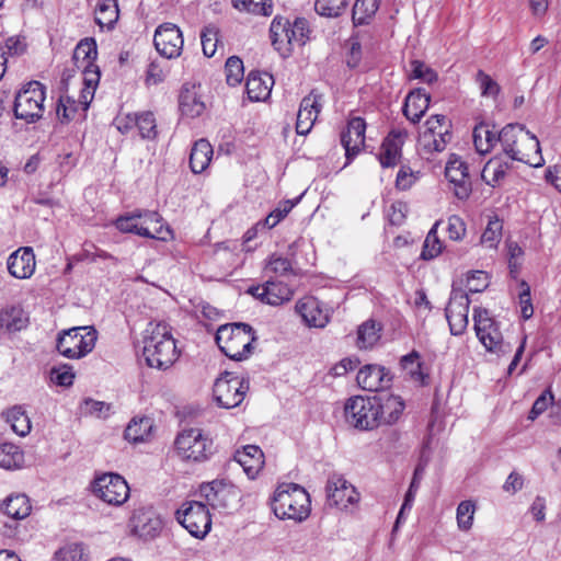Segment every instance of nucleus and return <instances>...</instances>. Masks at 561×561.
Masks as SVG:
<instances>
[{
	"label": "nucleus",
	"mask_w": 561,
	"mask_h": 561,
	"mask_svg": "<svg viewBox=\"0 0 561 561\" xmlns=\"http://www.w3.org/2000/svg\"><path fill=\"white\" fill-rule=\"evenodd\" d=\"M256 339L254 329L243 322L222 324L215 336L220 351L230 359L238 362L249 358Z\"/></svg>",
	"instance_id": "1"
},
{
	"label": "nucleus",
	"mask_w": 561,
	"mask_h": 561,
	"mask_svg": "<svg viewBox=\"0 0 561 561\" xmlns=\"http://www.w3.org/2000/svg\"><path fill=\"white\" fill-rule=\"evenodd\" d=\"M116 228L124 233H135L140 237L167 241L172 238V230L163 224V218L157 211L134 210L119 216L115 221Z\"/></svg>",
	"instance_id": "2"
},
{
	"label": "nucleus",
	"mask_w": 561,
	"mask_h": 561,
	"mask_svg": "<svg viewBox=\"0 0 561 561\" xmlns=\"http://www.w3.org/2000/svg\"><path fill=\"white\" fill-rule=\"evenodd\" d=\"M144 356L148 366L167 369L178 358L175 341L165 323L156 324L145 339Z\"/></svg>",
	"instance_id": "3"
},
{
	"label": "nucleus",
	"mask_w": 561,
	"mask_h": 561,
	"mask_svg": "<svg viewBox=\"0 0 561 561\" xmlns=\"http://www.w3.org/2000/svg\"><path fill=\"white\" fill-rule=\"evenodd\" d=\"M272 508L280 519L304 520L310 513L307 491L295 483L279 485L273 497Z\"/></svg>",
	"instance_id": "4"
},
{
	"label": "nucleus",
	"mask_w": 561,
	"mask_h": 561,
	"mask_svg": "<svg viewBox=\"0 0 561 561\" xmlns=\"http://www.w3.org/2000/svg\"><path fill=\"white\" fill-rule=\"evenodd\" d=\"M504 153L512 160L537 167L529 158V151L540 152L539 140L520 124H507L499 131Z\"/></svg>",
	"instance_id": "5"
},
{
	"label": "nucleus",
	"mask_w": 561,
	"mask_h": 561,
	"mask_svg": "<svg viewBox=\"0 0 561 561\" xmlns=\"http://www.w3.org/2000/svg\"><path fill=\"white\" fill-rule=\"evenodd\" d=\"M473 320L477 336L488 352L505 356L513 351L512 344L504 341L499 322L490 317L486 309L476 308Z\"/></svg>",
	"instance_id": "6"
},
{
	"label": "nucleus",
	"mask_w": 561,
	"mask_h": 561,
	"mask_svg": "<svg viewBox=\"0 0 561 561\" xmlns=\"http://www.w3.org/2000/svg\"><path fill=\"white\" fill-rule=\"evenodd\" d=\"M45 87L38 81H30L22 87L14 99L13 112L19 119L34 123L44 113Z\"/></svg>",
	"instance_id": "7"
},
{
	"label": "nucleus",
	"mask_w": 561,
	"mask_h": 561,
	"mask_svg": "<svg viewBox=\"0 0 561 561\" xmlns=\"http://www.w3.org/2000/svg\"><path fill=\"white\" fill-rule=\"evenodd\" d=\"M98 339V332L91 327H77L64 331L57 339L58 352L68 358H81L90 353Z\"/></svg>",
	"instance_id": "8"
},
{
	"label": "nucleus",
	"mask_w": 561,
	"mask_h": 561,
	"mask_svg": "<svg viewBox=\"0 0 561 561\" xmlns=\"http://www.w3.org/2000/svg\"><path fill=\"white\" fill-rule=\"evenodd\" d=\"M178 455L184 460L202 462L214 453L211 438L199 428H188L180 433L175 439Z\"/></svg>",
	"instance_id": "9"
},
{
	"label": "nucleus",
	"mask_w": 561,
	"mask_h": 561,
	"mask_svg": "<svg viewBox=\"0 0 561 561\" xmlns=\"http://www.w3.org/2000/svg\"><path fill=\"white\" fill-rule=\"evenodd\" d=\"M346 421L360 431H371L380 426L374 397L350 398L344 407Z\"/></svg>",
	"instance_id": "10"
},
{
	"label": "nucleus",
	"mask_w": 561,
	"mask_h": 561,
	"mask_svg": "<svg viewBox=\"0 0 561 561\" xmlns=\"http://www.w3.org/2000/svg\"><path fill=\"white\" fill-rule=\"evenodd\" d=\"M178 522L195 538L203 539L211 528V518L207 506L191 501L176 511Z\"/></svg>",
	"instance_id": "11"
},
{
	"label": "nucleus",
	"mask_w": 561,
	"mask_h": 561,
	"mask_svg": "<svg viewBox=\"0 0 561 561\" xmlns=\"http://www.w3.org/2000/svg\"><path fill=\"white\" fill-rule=\"evenodd\" d=\"M249 390V382L226 371L214 383V398L217 404L225 409L238 407Z\"/></svg>",
	"instance_id": "12"
},
{
	"label": "nucleus",
	"mask_w": 561,
	"mask_h": 561,
	"mask_svg": "<svg viewBox=\"0 0 561 561\" xmlns=\"http://www.w3.org/2000/svg\"><path fill=\"white\" fill-rule=\"evenodd\" d=\"M92 492L103 502L114 506L123 505L129 497V486L117 473H104L95 478Z\"/></svg>",
	"instance_id": "13"
},
{
	"label": "nucleus",
	"mask_w": 561,
	"mask_h": 561,
	"mask_svg": "<svg viewBox=\"0 0 561 561\" xmlns=\"http://www.w3.org/2000/svg\"><path fill=\"white\" fill-rule=\"evenodd\" d=\"M199 493L214 510H228L239 497L238 489L225 479L203 483Z\"/></svg>",
	"instance_id": "14"
},
{
	"label": "nucleus",
	"mask_w": 561,
	"mask_h": 561,
	"mask_svg": "<svg viewBox=\"0 0 561 561\" xmlns=\"http://www.w3.org/2000/svg\"><path fill=\"white\" fill-rule=\"evenodd\" d=\"M129 524L133 534L146 541L157 538L163 528L161 517L152 507L136 508Z\"/></svg>",
	"instance_id": "15"
},
{
	"label": "nucleus",
	"mask_w": 561,
	"mask_h": 561,
	"mask_svg": "<svg viewBox=\"0 0 561 561\" xmlns=\"http://www.w3.org/2000/svg\"><path fill=\"white\" fill-rule=\"evenodd\" d=\"M153 43L161 56L172 59L181 55L184 41L181 30L175 24L163 23L157 27Z\"/></svg>",
	"instance_id": "16"
},
{
	"label": "nucleus",
	"mask_w": 561,
	"mask_h": 561,
	"mask_svg": "<svg viewBox=\"0 0 561 561\" xmlns=\"http://www.w3.org/2000/svg\"><path fill=\"white\" fill-rule=\"evenodd\" d=\"M327 502L330 506L346 508L358 501L356 489L341 474L333 473L325 485Z\"/></svg>",
	"instance_id": "17"
},
{
	"label": "nucleus",
	"mask_w": 561,
	"mask_h": 561,
	"mask_svg": "<svg viewBox=\"0 0 561 561\" xmlns=\"http://www.w3.org/2000/svg\"><path fill=\"white\" fill-rule=\"evenodd\" d=\"M445 176L453 185L454 194L459 199H467L471 192V179L468 165L456 154H451L446 163Z\"/></svg>",
	"instance_id": "18"
},
{
	"label": "nucleus",
	"mask_w": 561,
	"mask_h": 561,
	"mask_svg": "<svg viewBox=\"0 0 561 561\" xmlns=\"http://www.w3.org/2000/svg\"><path fill=\"white\" fill-rule=\"evenodd\" d=\"M469 297L461 290H453L448 307L446 308V318L448 320L450 333L460 335L468 325Z\"/></svg>",
	"instance_id": "19"
},
{
	"label": "nucleus",
	"mask_w": 561,
	"mask_h": 561,
	"mask_svg": "<svg viewBox=\"0 0 561 561\" xmlns=\"http://www.w3.org/2000/svg\"><path fill=\"white\" fill-rule=\"evenodd\" d=\"M248 293L271 306H279L289 301L294 295L287 284L280 280H266L262 285L251 286Z\"/></svg>",
	"instance_id": "20"
},
{
	"label": "nucleus",
	"mask_w": 561,
	"mask_h": 561,
	"mask_svg": "<svg viewBox=\"0 0 561 561\" xmlns=\"http://www.w3.org/2000/svg\"><path fill=\"white\" fill-rule=\"evenodd\" d=\"M392 376L383 366L366 365L359 369L356 381L363 390L380 391L390 387Z\"/></svg>",
	"instance_id": "21"
},
{
	"label": "nucleus",
	"mask_w": 561,
	"mask_h": 561,
	"mask_svg": "<svg viewBox=\"0 0 561 561\" xmlns=\"http://www.w3.org/2000/svg\"><path fill=\"white\" fill-rule=\"evenodd\" d=\"M377 416L381 425H392L401 417L405 404L399 396L380 393L374 396Z\"/></svg>",
	"instance_id": "22"
},
{
	"label": "nucleus",
	"mask_w": 561,
	"mask_h": 561,
	"mask_svg": "<svg viewBox=\"0 0 561 561\" xmlns=\"http://www.w3.org/2000/svg\"><path fill=\"white\" fill-rule=\"evenodd\" d=\"M321 98L320 94L311 91L309 95L301 100L296 122V131L298 135L305 136L311 130L322 107Z\"/></svg>",
	"instance_id": "23"
},
{
	"label": "nucleus",
	"mask_w": 561,
	"mask_h": 561,
	"mask_svg": "<svg viewBox=\"0 0 561 561\" xmlns=\"http://www.w3.org/2000/svg\"><path fill=\"white\" fill-rule=\"evenodd\" d=\"M366 123L356 116L348 121L346 130L341 135V142L345 149L346 159H353L365 144Z\"/></svg>",
	"instance_id": "24"
},
{
	"label": "nucleus",
	"mask_w": 561,
	"mask_h": 561,
	"mask_svg": "<svg viewBox=\"0 0 561 561\" xmlns=\"http://www.w3.org/2000/svg\"><path fill=\"white\" fill-rule=\"evenodd\" d=\"M407 136L408 133L404 129H392L385 138L378 157L382 168H392L398 164Z\"/></svg>",
	"instance_id": "25"
},
{
	"label": "nucleus",
	"mask_w": 561,
	"mask_h": 561,
	"mask_svg": "<svg viewBox=\"0 0 561 561\" xmlns=\"http://www.w3.org/2000/svg\"><path fill=\"white\" fill-rule=\"evenodd\" d=\"M35 254L30 247L20 248L8 259L9 273L19 279L30 278L35 271Z\"/></svg>",
	"instance_id": "26"
},
{
	"label": "nucleus",
	"mask_w": 561,
	"mask_h": 561,
	"mask_svg": "<svg viewBox=\"0 0 561 561\" xmlns=\"http://www.w3.org/2000/svg\"><path fill=\"white\" fill-rule=\"evenodd\" d=\"M296 311L309 327L323 328L329 321L328 314L320 308L313 297H305L297 301Z\"/></svg>",
	"instance_id": "27"
},
{
	"label": "nucleus",
	"mask_w": 561,
	"mask_h": 561,
	"mask_svg": "<svg viewBox=\"0 0 561 561\" xmlns=\"http://www.w3.org/2000/svg\"><path fill=\"white\" fill-rule=\"evenodd\" d=\"M274 84L273 76L267 72L251 71L248 75L245 88L251 101H263L271 94Z\"/></svg>",
	"instance_id": "28"
},
{
	"label": "nucleus",
	"mask_w": 561,
	"mask_h": 561,
	"mask_svg": "<svg viewBox=\"0 0 561 561\" xmlns=\"http://www.w3.org/2000/svg\"><path fill=\"white\" fill-rule=\"evenodd\" d=\"M234 460L240 463L250 478H254L264 465V454L259 446L247 445L234 454Z\"/></svg>",
	"instance_id": "29"
},
{
	"label": "nucleus",
	"mask_w": 561,
	"mask_h": 561,
	"mask_svg": "<svg viewBox=\"0 0 561 561\" xmlns=\"http://www.w3.org/2000/svg\"><path fill=\"white\" fill-rule=\"evenodd\" d=\"M430 105V95L422 89L410 92L402 108L403 115L413 124L419 123Z\"/></svg>",
	"instance_id": "30"
},
{
	"label": "nucleus",
	"mask_w": 561,
	"mask_h": 561,
	"mask_svg": "<svg viewBox=\"0 0 561 561\" xmlns=\"http://www.w3.org/2000/svg\"><path fill=\"white\" fill-rule=\"evenodd\" d=\"M270 35L272 45L283 56L290 55V36H288V20L275 16L271 23Z\"/></svg>",
	"instance_id": "31"
},
{
	"label": "nucleus",
	"mask_w": 561,
	"mask_h": 561,
	"mask_svg": "<svg viewBox=\"0 0 561 561\" xmlns=\"http://www.w3.org/2000/svg\"><path fill=\"white\" fill-rule=\"evenodd\" d=\"M213 157V147L206 139L197 140L190 154V168L193 173H202L209 164Z\"/></svg>",
	"instance_id": "32"
},
{
	"label": "nucleus",
	"mask_w": 561,
	"mask_h": 561,
	"mask_svg": "<svg viewBox=\"0 0 561 561\" xmlns=\"http://www.w3.org/2000/svg\"><path fill=\"white\" fill-rule=\"evenodd\" d=\"M1 510L13 519H23L31 514L32 506L25 494H12L3 501Z\"/></svg>",
	"instance_id": "33"
},
{
	"label": "nucleus",
	"mask_w": 561,
	"mask_h": 561,
	"mask_svg": "<svg viewBox=\"0 0 561 561\" xmlns=\"http://www.w3.org/2000/svg\"><path fill=\"white\" fill-rule=\"evenodd\" d=\"M473 144L478 153L486 154L495 146L499 140V133L490 129L485 123H480L473 129Z\"/></svg>",
	"instance_id": "34"
},
{
	"label": "nucleus",
	"mask_w": 561,
	"mask_h": 561,
	"mask_svg": "<svg viewBox=\"0 0 561 561\" xmlns=\"http://www.w3.org/2000/svg\"><path fill=\"white\" fill-rule=\"evenodd\" d=\"M119 16L116 0H101L95 10V22L100 27L114 28Z\"/></svg>",
	"instance_id": "35"
},
{
	"label": "nucleus",
	"mask_w": 561,
	"mask_h": 561,
	"mask_svg": "<svg viewBox=\"0 0 561 561\" xmlns=\"http://www.w3.org/2000/svg\"><path fill=\"white\" fill-rule=\"evenodd\" d=\"M179 106L183 115L192 118L199 116L205 110L204 102L190 89H183L181 91Z\"/></svg>",
	"instance_id": "36"
},
{
	"label": "nucleus",
	"mask_w": 561,
	"mask_h": 561,
	"mask_svg": "<svg viewBox=\"0 0 561 561\" xmlns=\"http://www.w3.org/2000/svg\"><path fill=\"white\" fill-rule=\"evenodd\" d=\"M98 56L96 42L94 38H84L76 46L72 59L78 68L82 65H92Z\"/></svg>",
	"instance_id": "37"
},
{
	"label": "nucleus",
	"mask_w": 561,
	"mask_h": 561,
	"mask_svg": "<svg viewBox=\"0 0 561 561\" xmlns=\"http://www.w3.org/2000/svg\"><path fill=\"white\" fill-rule=\"evenodd\" d=\"M7 422L10 423L12 431L19 436H26L31 432V420L22 407L15 405L9 409L7 412Z\"/></svg>",
	"instance_id": "38"
},
{
	"label": "nucleus",
	"mask_w": 561,
	"mask_h": 561,
	"mask_svg": "<svg viewBox=\"0 0 561 561\" xmlns=\"http://www.w3.org/2000/svg\"><path fill=\"white\" fill-rule=\"evenodd\" d=\"M24 461L23 451L12 443L0 445V467L4 469H16Z\"/></svg>",
	"instance_id": "39"
},
{
	"label": "nucleus",
	"mask_w": 561,
	"mask_h": 561,
	"mask_svg": "<svg viewBox=\"0 0 561 561\" xmlns=\"http://www.w3.org/2000/svg\"><path fill=\"white\" fill-rule=\"evenodd\" d=\"M134 123H136L139 136L142 139L153 140L157 138V123L152 112L145 111L136 113V118H134Z\"/></svg>",
	"instance_id": "40"
},
{
	"label": "nucleus",
	"mask_w": 561,
	"mask_h": 561,
	"mask_svg": "<svg viewBox=\"0 0 561 561\" xmlns=\"http://www.w3.org/2000/svg\"><path fill=\"white\" fill-rule=\"evenodd\" d=\"M381 325L374 320L364 322L357 331V345L359 348L371 347L379 339Z\"/></svg>",
	"instance_id": "41"
},
{
	"label": "nucleus",
	"mask_w": 561,
	"mask_h": 561,
	"mask_svg": "<svg viewBox=\"0 0 561 561\" xmlns=\"http://www.w3.org/2000/svg\"><path fill=\"white\" fill-rule=\"evenodd\" d=\"M151 427L152 423L150 419H134L127 425L124 436L127 440L131 443L144 442L148 437Z\"/></svg>",
	"instance_id": "42"
},
{
	"label": "nucleus",
	"mask_w": 561,
	"mask_h": 561,
	"mask_svg": "<svg viewBox=\"0 0 561 561\" xmlns=\"http://www.w3.org/2000/svg\"><path fill=\"white\" fill-rule=\"evenodd\" d=\"M27 318L18 308H11L0 313V325L9 332H16L25 328Z\"/></svg>",
	"instance_id": "43"
},
{
	"label": "nucleus",
	"mask_w": 561,
	"mask_h": 561,
	"mask_svg": "<svg viewBox=\"0 0 561 561\" xmlns=\"http://www.w3.org/2000/svg\"><path fill=\"white\" fill-rule=\"evenodd\" d=\"M451 135H437L431 133H422L419 144L425 153L442 152L445 150Z\"/></svg>",
	"instance_id": "44"
},
{
	"label": "nucleus",
	"mask_w": 561,
	"mask_h": 561,
	"mask_svg": "<svg viewBox=\"0 0 561 561\" xmlns=\"http://www.w3.org/2000/svg\"><path fill=\"white\" fill-rule=\"evenodd\" d=\"M378 10L377 0H356L353 7V21L356 25H364Z\"/></svg>",
	"instance_id": "45"
},
{
	"label": "nucleus",
	"mask_w": 561,
	"mask_h": 561,
	"mask_svg": "<svg viewBox=\"0 0 561 561\" xmlns=\"http://www.w3.org/2000/svg\"><path fill=\"white\" fill-rule=\"evenodd\" d=\"M505 173L503 171L502 165V157L496 156L490 159L482 170V179L483 181L491 186L497 185L504 178Z\"/></svg>",
	"instance_id": "46"
},
{
	"label": "nucleus",
	"mask_w": 561,
	"mask_h": 561,
	"mask_svg": "<svg viewBox=\"0 0 561 561\" xmlns=\"http://www.w3.org/2000/svg\"><path fill=\"white\" fill-rule=\"evenodd\" d=\"M232 4L239 11L265 16L272 14L273 10L271 0H232Z\"/></svg>",
	"instance_id": "47"
},
{
	"label": "nucleus",
	"mask_w": 561,
	"mask_h": 561,
	"mask_svg": "<svg viewBox=\"0 0 561 561\" xmlns=\"http://www.w3.org/2000/svg\"><path fill=\"white\" fill-rule=\"evenodd\" d=\"M503 225L499 218L490 219L481 236V243L490 249L496 248L502 238Z\"/></svg>",
	"instance_id": "48"
},
{
	"label": "nucleus",
	"mask_w": 561,
	"mask_h": 561,
	"mask_svg": "<svg viewBox=\"0 0 561 561\" xmlns=\"http://www.w3.org/2000/svg\"><path fill=\"white\" fill-rule=\"evenodd\" d=\"M348 4V0H316L314 9L323 16H339Z\"/></svg>",
	"instance_id": "49"
},
{
	"label": "nucleus",
	"mask_w": 561,
	"mask_h": 561,
	"mask_svg": "<svg viewBox=\"0 0 561 561\" xmlns=\"http://www.w3.org/2000/svg\"><path fill=\"white\" fill-rule=\"evenodd\" d=\"M226 80L231 87L239 84L244 75V67L242 60L237 56H231L227 59L225 65Z\"/></svg>",
	"instance_id": "50"
},
{
	"label": "nucleus",
	"mask_w": 561,
	"mask_h": 561,
	"mask_svg": "<svg viewBox=\"0 0 561 561\" xmlns=\"http://www.w3.org/2000/svg\"><path fill=\"white\" fill-rule=\"evenodd\" d=\"M308 32V23L305 19H296L293 24L288 21V36H290V53L293 51L295 45H305Z\"/></svg>",
	"instance_id": "51"
},
{
	"label": "nucleus",
	"mask_w": 561,
	"mask_h": 561,
	"mask_svg": "<svg viewBox=\"0 0 561 561\" xmlns=\"http://www.w3.org/2000/svg\"><path fill=\"white\" fill-rule=\"evenodd\" d=\"M476 506L471 501H462L457 507V524L460 530L468 531L472 527Z\"/></svg>",
	"instance_id": "52"
},
{
	"label": "nucleus",
	"mask_w": 561,
	"mask_h": 561,
	"mask_svg": "<svg viewBox=\"0 0 561 561\" xmlns=\"http://www.w3.org/2000/svg\"><path fill=\"white\" fill-rule=\"evenodd\" d=\"M218 33L219 30L216 25L209 24L204 27L201 33L203 53L207 57H213L216 53V47L218 43Z\"/></svg>",
	"instance_id": "53"
},
{
	"label": "nucleus",
	"mask_w": 561,
	"mask_h": 561,
	"mask_svg": "<svg viewBox=\"0 0 561 561\" xmlns=\"http://www.w3.org/2000/svg\"><path fill=\"white\" fill-rule=\"evenodd\" d=\"M79 103L68 95H61L58 100L56 113L61 123H67L75 117Z\"/></svg>",
	"instance_id": "54"
},
{
	"label": "nucleus",
	"mask_w": 561,
	"mask_h": 561,
	"mask_svg": "<svg viewBox=\"0 0 561 561\" xmlns=\"http://www.w3.org/2000/svg\"><path fill=\"white\" fill-rule=\"evenodd\" d=\"M437 225H438V222L435 224V226L430 230V232L427 233V236L425 238V241L423 244V250L421 253V257L424 260H432V259L436 257L442 252V243L438 240L437 233H436Z\"/></svg>",
	"instance_id": "55"
},
{
	"label": "nucleus",
	"mask_w": 561,
	"mask_h": 561,
	"mask_svg": "<svg viewBox=\"0 0 561 561\" xmlns=\"http://www.w3.org/2000/svg\"><path fill=\"white\" fill-rule=\"evenodd\" d=\"M422 471H423V468L421 466H417L414 471L413 479L410 483L409 490L405 493L403 504L398 514L396 526L400 523L401 518L403 517L404 512L407 510H411V507H412L416 490L419 489V485H420L419 479H420V474L422 473Z\"/></svg>",
	"instance_id": "56"
},
{
	"label": "nucleus",
	"mask_w": 561,
	"mask_h": 561,
	"mask_svg": "<svg viewBox=\"0 0 561 561\" xmlns=\"http://www.w3.org/2000/svg\"><path fill=\"white\" fill-rule=\"evenodd\" d=\"M401 365L409 371L413 379L424 382L425 376L421 370L422 364L420 362V354L416 351H412L410 354L404 355L401 358Z\"/></svg>",
	"instance_id": "57"
},
{
	"label": "nucleus",
	"mask_w": 561,
	"mask_h": 561,
	"mask_svg": "<svg viewBox=\"0 0 561 561\" xmlns=\"http://www.w3.org/2000/svg\"><path fill=\"white\" fill-rule=\"evenodd\" d=\"M111 404L98 401L91 398L84 399L82 410L84 414L93 415L100 419H106L111 413Z\"/></svg>",
	"instance_id": "58"
},
{
	"label": "nucleus",
	"mask_w": 561,
	"mask_h": 561,
	"mask_svg": "<svg viewBox=\"0 0 561 561\" xmlns=\"http://www.w3.org/2000/svg\"><path fill=\"white\" fill-rule=\"evenodd\" d=\"M55 557L60 561H83V545L78 542L69 543L56 551Z\"/></svg>",
	"instance_id": "59"
},
{
	"label": "nucleus",
	"mask_w": 561,
	"mask_h": 561,
	"mask_svg": "<svg viewBox=\"0 0 561 561\" xmlns=\"http://www.w3.org/2000/svg\"><path fill=\"white\" fill-rule=\"evenodd\" d=\"M477 82L479 83L482 96L495 98L500 93V85L484 71L477 72Z\"/></svg>",
	"instance_id": "60"
},
{
	"label": "nucleus",
	"mask_w": 561,
	"mask_h": 561,
	"mask_svg": "<svg viewBox=\"0 0 561 561\" xmlns=\"http://www.w3.org/2000/svg\"><path fill=\"white\" fill-rule=\"evenodd\" d=\"M423 133H431L437 135H450L449 124L445 115H432L425 122V130Z\"/></svg>",
	"instance_id": "61"
},
{
	"label": "nucleus",
	"mask_w": 561,
	"mask_h": 561,
	"mask_svg": "<svg viewBox=\"0 0 561 561\" xmlns=\"http://www.w3.org/2000/svg\"><path fill=\"white\" fill-rule=\"evenodd\" d=\"M519 286H520V291H519L518 298H519L522 317L525 320H528L534 314V307H533L531 296H530V287L525 280H522Z\"/></svg>",
	"instance_id": "62"
},
{
	"label": "nucleus",
	"mask_w": 561,
	"mask_h": 561,
	"mask_svg": "<svg viewBox=\"0 0 561 561\" xmlns=\"http://www.w3.org/2000/svg\"><path fill=\"white\" fill-rule=\"evenodd\" d=\"M412 78L421 79L426 83H433L437 80V73L420 60H413L411 62Z\"/></svg>",
	"instance_id": "63"
},
{
	"label": "nucleus",
	"mask_w": 561,
	"mask_h": 561,
	"mask_svg": "<svg viewBox=\"0 0 561 561\" xmlns=\"http://www.w3.org/2000/svg\"><path fill=\"white\" fill-rule=\"evenodd\" d=\"M488 284V275L483 271H473L467 277V287L471 293H481Z\"/></svg>",
	"instance_id": "64"
}]
</instances>
